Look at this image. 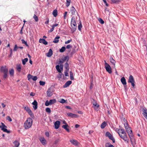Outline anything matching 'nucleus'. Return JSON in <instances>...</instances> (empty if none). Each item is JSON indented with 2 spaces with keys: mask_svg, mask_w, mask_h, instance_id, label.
I'll use <instances>...</instances> for the list:
<instances>
[{
  "mask_svg": "<svg viewBox=\"0 0 147 147\" xmlns=\"http://www.w3.org/2000/svg\"><path fill=\"white\" fill-rule=\"evenodd\" d=\"M119 135L127 143L129 142V139L127 137V134L124 129H121V132L119 134Z\"/></svg>",
  "mask_w": 147,
  "mask_h": 147,
  "instance_id": "nucleus-1",
  "label": "nucleus"
},
{
  "mask_svg": "<svg viewBox=\"0 0 147 147\" xmlns=\"http://www.w3.org/2000/svg\"><path fill=\"white\" fill-rule=\"evenodd\" d=\"M32 118L29 117L24 123V127L25 129H28L32 126Z\"/></svg>",
  "mask_w": 147,
  "mask_h": 147,
  "instance_id": "nucleus-2",
  "label": "nucleus"
},
{
  "mask_svg": "<svg viewBox=\"0 0 147 147\" xmlns=\"http://www.w3.org/2000/svg\"><path fill=\"white\" fill-rule=\"evenodd\" d=\"M71 31L73 32H74L76 31L77 28L76 23L74 17L73 16L71 18Z\"/></svg>",
  "mask_w": 147,
  "mask_h": 147,
  "instance_id": "nucleus-3",
  "label": "nucleus"
},
{
  "mask_svg": "<svg viewBox=\"0 0 147 147\" xmlns=\"http://www.w3.org/2000/svg\"><path fill=\"white\" fill-rule=\"evenodd\" d=\"M1 125H0V128L1 129L5 132L9 133L10 131L6 129L7 126L2 122L1 123Z\"/></svg>",
  "mask_w": 147,
  "mask_h": 147,
  "instance_id": "nucleus-4",
  "label": "nucleus"
},
{
  "mask_svg": "<svg viewBox=\"0 0 147 147\" xmlns=\"http://www.w3.org/2000/svg\"><path fill=\"white\" fill-rule=\"evenodd\" d=\"M128 82L131 83L132 86L134 87L135 86V81L133 76L130 75L129 78Z\"/></svg>",
  "mask_w": 147,
  "mask_h": 147,
  "instance_id": "nucleus-5",
  "label": "nucleus"
},
{
  "mask_svg": "<svg viewBox=\"0 0 147 147\" xmlns=\"http://www.w3.org/2000/svg\"><path fill=\"white\" fill-rule=\"evenodd\" d=\"M24 109L28 113L31 117L33 118L34 117V114H33L32 111L28 107H24Z\"/></svg>",
  "mask_w": 147,
  "mask_h": 147,
  "instance_id": "nucleus-6",
  "label": "nucleus"
},
{
  "mask_svg": "<svg viewBox=\"0 0 147 147\" xmlns=\"http://www.w3.org/2000/svg\"><path fill=\"white\" fill-rule=\"evenodd\" d=\"M105 68L109 74L112 73V69L110 66L107 62H105Z\"/></svg>",
  "mask_w": 147,
  "mask_h": 147,
  "instance_id": "nucleus-7",
  "label": "nucleus"
},
{
  "mask_svg": "<svg viewBox=\"0 0 147 147\" xmlns=\"http://www.w3.org/2000/svg\"><path fill=\"white\" fill-rule=\"evenodd\" d=\"M105 136L107 137H108L111 140H112L113 143H115V140L113 136L108 131L107 132Z\"/></svg>",
  "mask_w": 147,
  "mask_h": 147,
  "instance_id": "nucleus-8",
  "label": "nucleus"
},
{
  "mask_svg": "<svg viewBox=\"0 0 147 147\" xmlns=\"http://www.w3.org/2000/svg\"><path fill=\"white\" fill-rule=\"evenodd\" d=\"M69 59V57L68 56H67L61 59L60 60L59 63V64H63L64 62L66 60H67V61H68Z\"/></svg>",
  "mask_w": 147,
  "mask_h": 147,
  "instance_id": "nucleus-9",
  "label": "nucleus"
},
{
  "mask_svg": "<svg viewBox=\"0 0 147 147\" xmlns=\"http://www.w3.org/2000/svg\"><path fill=\"white\" fill-rule=\"evenodd\" d=\"M0 70L3 73H8V69L6 66H1Z\"/></svg>",
  "mask_w": 147,
  "mask_h": 147,
  "instance_id": "nucleus-10",
  "label": "nucleus"
},
{
  "mask_svg": "<svg viewBox=\"0 0 147 147\" xmlns=\"http://www.w3.org/2000/svg\"><path fill=\"white\" fill-rule=\"evenodd\" d=\"M28 79V80H30V79H32L34 81H36L37 79V78L36 76H34L30 74H29L27 76Z\"/></svg>",
  "mask_w": 147,
  "mask_h": 147,
  "instance_id": "nucleus-11",
  "label": "nucleus"
},
{
  "mask_svg": "<svg viewBox=\"0 0 147 147\" xmlns=\"http://www.w3.org/2000/svg\"><path fill=\"white\" fill-rule=\"evenodd\" d=\"M63 65L62 64H60V66L57 65L56 66L57 70L59 73H61V71L63 70Z\"/></svg>",
  "mask_w": 147,
  "mask_h": 147,
  "instance_id": "nucleus-12",
  "label": "nucleus"
},
{
  "mask_svg": "<svg viewBox=\"0 0 147 147\" xmlns=\"http://www.w3.org/2000/svg\"><path fill=\"white\" fill-rule=\"evenodd\" d=\"M32 104L33 105V107L34 109L35 110L37 108L38 103L36 100H35L32 102Z\"/></svg>",
  "mask_w": 147,
  "mask_h": 147,
  "instance_id": "nucleus-13",
  "label": "nucleus"
},
{
  "mask_svg": "<svg viewBox=\"0 0 147 147\" xmlns=\"http://www.w3.org/2000/svg\"><path fill=\"white\" fill-rule=\"evenodd\" d=\"M70 141L72 144L75 146H77L78 144V142L77 141V140H75L72 139L70 140Z\"/></svg>",
  "mask_w": 147,
  "mask_h": 147,
  "instance_id": "nucleus-14",
  "label": "nucleus"
},
{
  "mask_svg": "<svg viewBox=\"0 0 147 147\" xmlns=\"http://www.w3.org/2000/svg\"><path fill=\"white\" fill-rule=\"evenodd\" d=\"M60 124V122L59 121H56L54 123L55 126V128L56 129H58L59 127Z\"/></svg>",
  "mask_w": 147,
  "mask_h": 147,
  "instance_id": "nucleus-15",
  "label": "nucleus"
},
{
  "mask_svg": "<svg viewBox=\"0 0 147 147\" xmlns=\"http://www.w3.org/2000/svg\"><path fill=\"white\" fill-rule=\"evenodd\" d=\"M39 42L40 43H42L45 45H47L48 44V42L46 40L43 38H40L39 40Z\"/></svg>",
  "mask_w": 147,
  "mask_h": 147,
  "instance_id": "nucleus-16",
  "label": "nucleus"
},
{
  "mask_svg": "<svg viewBox=\"0 0 147 147\" xmlns=\"http://www.w3.org/2000/svg\"><path fill=\"white\" fill-rule=\"evenodd\" d=\"M67 115L68 116L71 117L72 118H76L77 117V115L73 114L72 113H68Z\"/></svg>",
  "mask_w": 147,
  "mask_h": 147,
  "instance_id": "nucleus-17",
  "label": "nucleus"
},
{
  "mask_svg": "<svg viewBox=\"0 0 147 147\" xmlns=\"http://www.w3.org/2000/svg\"><path fill=\"white\" fill-rule=\"evenodd\" d=\"M71 81H68L63 85V87L64 88H66L68 87L71 84Z\"/></svg>",
  "mask_w": 147,
  "mask_h": 147,
  "instance_id": "nucleus-18",
  "label": "nucleus"
},
{
  "mask_svg": "<svg viewBox=\"0 0 147 147\" xmlns=\"http://www.w3.org/2000/svg\"><path fill=\"white\" fill-rule=\"evenodd\" d=\"M53 54V51L51 49H50L48 52L47 54V56L48 57H50Z\"/></svg>",
  "mask_w": 147,
  "mask_h": 147,
  "instance_id": "nucleus-19",
  "label": "nucleus"
},
{
  "mask_svg": "<svg viewBox=\"0 0 147 147\" xmlns=\"http://www.w3.org/2000/svg\"><path fill=\"white\" fill-rule=\"evenodd\" d=\"M76 10L73 6H72L70 9V11L72 15H74L75 14Z\"/></svg>",
  "mask_w": 147,
  "mask_h": 147,
  "instance_id": "nucleus-20",
  "label": "nucleus"
},
{
  "mask_svg": "<svg viewBox=\"0 0 147 147\" xmlns=\"http://www.w3.org/2000/svg\"><path fill=\"white\" fill-rule=\"evenodd\" d=\"M121 81L123 85H126L127 83L126 81V80L124 77H122L121 78Z\"/></svg>",
  "mask_w": 147,
  "mask_h": 147,
  "instance_id": "nucleus-21",
  "label": "nucleus"
},
{
  "mask_svg": "<svg viewBox=\"0 0 147 147\" xmlns=\"http://www.w3.org/2000/svg\"><path fill=\"white\" fill-rule=\"evenodd\" d=\"M47 96L49 97L51 96L52 95V92H51V89L50 88H49L47 90Z\"/></svg>",
  "mask_w": 147,
  "mask_h": 147,
  "instance_id": "nucleus-22",
  "label": "nucleus"
},
{
  "mask_svg": "<svg viewBox=\"0 0 147 147\" xmlns=\"http://www.w3.org/2000/svg\"><path fill=\"white\" fill-rule=\"evenodd\" d=\"M60 38L59 36H57L55 38L54 40L53 41V42L54 43H57L59 42V39Z\"/></svg>",
  "mask_w": 147,
  "mask_h": 147,
  "instance_id": "nucleus-23",
  "label": "nucleus"
},
{
  "mask_svg": "<svg viewBox=\"0 0 147 147\" xmlns=\"http://www.w3.org/2000/svg\"><path fill=\"white\" fill-rule=\"evenodd\" d=\"M110 61L114 65V66L115 67V63H116L115 61L113 58L112 57H110Z\"/></svg>",
  "mask_w": 147,
  "mask_h": 147,
  "instance_id": "nucleus-24",
  "label": "nucleus"
},
{
  "mask_svg": "<svg viewBox=\"0 0 147 147\" xmlns=\"http://www.w3.org/2000/svg\"><path fill=\"white\" fill-rule=\"evenodd\" d=\"M40 142L43 145H44L46 144V140L43 137H41L40 139Z\"/></svg>",
  "mask_w": 147,
  "mask_h": 147,
  "instance_id": "nucleus-25",
  "label": "nucleus"
},
{
  "mask_svg": "<svg viewBox=\"0 0 147 147\" xmlns=\"http://www.w3.org/2000/svg\"><path fill=\"white\" fill-rule=\"evenodd\" d=\"M68 127H69L67 124L63 125L62 126V127L65 129L67 132H69V130L68 128Z\"/></svg>",
  "mask_w": 147,
  "mask_h": 147,
  "instance_id": "nucleus-26",
  "label": "nucleus"
},
{
  "mask_svg": "<svg viewBox=\"0 0 147 147\" xmlns=\"http://www.w3.org/2000/svg\"><path fill=\"white\" fill-rule=\"evenodd\" d=\"M14 144V147H18L20 145V143L17 141H15L13 142Z\"/></svg>",
  "mask_w": 147,
  "mask_h": 147,
  "instance_id": "nucleus-27",
  "label": "nucleus"
},
{
  "mask_svg": "<svg viewBox=\"0 0 147 147\" xmlns=\"http://www.w3.org/2000/svg\"><path fill=\"white\" fill-rule=\"evenodd\" d=\"M92 103L93 104V105H94V107L95 108V107H98L99 106V105L97 104V103L96 102V101H95L94 99H93V101H92Z\"/></svg>",
  "mask_w": 147,
  "mask_h": 147,
  "instance_id": "nucleus-28",
  "label": "nucleus"
},
{
  "mask_svg": "<svg viewBox=\"0 0 147 147\" xmlns=\"http://www.w3.org/2000/svg\"><path fill=\"white\" fill-rule=\"evenodd\" d=\"M130 131V132L128 133V134L129 136L130 140H131L133 138V134L132 131Z\"/></svg>",
  "mask_w": 147,
  "mask_h": 147,
  "instance_id": "nucleus-29",
  "label": "nucleus"
},
{
  "mask_svg": "<svg viewBox=\"0 0 147 147\" xmlns=\"http://www.w3.org/2000/svg\"><path fill=\"white\" fill-rule=\"evenodd\" d=\"M107 125V124L106 122L105 121H104L103 122L101 125V128L103 129Z\"/></svg>",
  "mask_w": 147,
  "mask_h": 147,
  "instance_id": "nucleus-30",
  "label": "nucleus"
},
{
  "mask_svg": "<svg viewBox=\"0 0 147 147\" xmlns=\"http://www.w3.org/2000/svg\"><path fill=\"white\" fill-rule=\"evenodd\" d=\"M28 59L27 58H25V59H22V63L23 65H24L26 64V63L28 61Z\"/></svg>",
  "mask_w": 147,
  "mask_h": 147,
  "instance_id": "nucleus-31",
  "label": "nucleus"
},
{
  "mask_svg": "<svg viewBox=\"0 0 147 147\" xmlns=\"http://www.w3.org/2000/svg\"><path fill=\"white\" fill-rule=\"evenodd\" d=\"M53 14L54 16L56 17L57 15V11L56 9H55L53 10Z\"/></svg>",
  "mask_w": 147,
  "mask_h": 147,
  "instance_id": "nucleus-32",
  "label": "nucleus"
},
{
  "mask_svg": "<svg viewBox=\"0 0 147 147\" xmlns=\"http://www.w3.org/2000/svg\"><path fill=\"white\" fill-rule=\"evenodd\" d=\"M112 3L118 4L120 2L119 0H111Z\"/></svg>",
  "mask_w": 147,
  "mask_h": 147,
  "instance_id": "nucleus-33",
  "label": "nucleus"
},
{
  "mask_svg": "<svg viewBox=\"0 0 147 147\" xmlns=\"http://www.w3.org/2000/svg\"><path fill=\"white\" fill-rule=\"evenodd\" d=\"M14 70L13 69H12L9 70V73L11 76H13L14 74Z\"/></svg>",
  "mask_w": 147,
  "mask_h": 147,
  "instance_id": "nucleus-34",
  "label": "nucleus"
},
{
  "mask_svg": "<svg viewBox=\"0 0 147 147\" xmlns=\"http://www.w3.org/2000/svg\"><path fill=\"white\" fill-rule=\"evenodd\" d=\"M65 68L66 70H69V64L67 62L65 64Z\"/></svg>",
  "mask_w": 147,
  "mask_h": 147,
  "instance_id": "nucleus-35",
  "label": "nucleus"
},
{
  "mask_svg": "<svg viewBox=\"0 0 147 147\" xmlns=\"http://www.w3.org/2000/svg\"><path fill=\"white\" fill-rule=\"evenodd\" d=\"M49 103L50 105L56 102V100L55 99H51L49 100Z\"/></svg>",
  "mask_w": 147,
  "mask_h": 147,
  "instance_id": "nucleus-36",
  "label": "nucleus"
},
{
  "mask_svg": "<svg viewBox=\"0 0 147 147\" xmlns=\"http://www.w3.org/2000/svg\"><path fill=\"white\" fill-rule=\"evenodd\" d=\"M66 48L65 47H63L59 49V51L61 53L64 52Z\"/></svg>",
  "mask_w": 147,
  "mask_h": 147,
  "instance_id": "nucleus-37",
  "label": "nucleus"
},
{
  "mask_svg": "<svg viewBox=\"0 0 147 147\" xmlns=\"http://www.w3.org/2000/svg\"><path fill=\"white\" fill-rule=\"evenodd\" d=\"M82 26L81 21L80 22V24L78 26V29L79 30L81 31Z\"/></svg>",
  "mask_w": 147,
  "mask_h": 147,
  "instance_id": "nucleus-38",
  "label": "nucleus"
},
{
  "mask_svg": "<svg viewBox=\"0 0 147 147\" xmlns=\"http://www.w3.org/2000/svg\"><path fill=\"white\" fill-rule=\"evenodd\" d=\"M70 76L71 80H73L74 79V78L73 77V73L71 71L70 72Z\"/></svg>",
  "mask_w": 147,
  "mask_h": 147,
  "instance_id": "nucleus-39",
  "label": "nucleus"
},
{
  "mask_svg": "<svg viewBox=\"0 0 147 147\" xmlns=\"http://www.w3.org/2000/svg\"><path fill=\"white\" fill-rule=\"evenodd\" d=\"M21 40L23 44H25L27 47H29V45L27 44V42L26 41H25L23 39H22Z\"/></svg>",
  "mask_w": 147,
  "mask_h": 147,
  "instance_id": "nucleus-40",
  "label": "nucleus"
},
{
  "mask_svg": "<svg viewBox=\"0 0 147 147\" xmlns=\"http://www.w3.org/2000/svg\"><path fill=\"white\" fill-rule=\"evenodd\" d=\"M121 129H123L116 128L115 129V131L119 135V134H120V133L121 132Z\"/></svg>",
  "mask_w": 147,
  "mask_h": 147,
  "instance_id": "nucleus-41",
  "label": "nucleus"
},
{
  "mask_svg": "<svg viewBox=\"0 0 147 147\" xmlns=\"http://www.w3.org/2000/svg\"><path fill=\"white\" fill-rule=\"evenodd\" d=\"M16 68L18 72H20L21 69V65H17Z\"/></svg>",
  "mask_w": 147,
  "mask_h": 147,
  "instance_id": "nucleus-42",
  "label": "nucleus"
},
{
  "mask_svg": "<svg viewBox=\"0 0 147 147\" xmlns=\"http://www.w3.org/2000/svg\"><path fill=\"white\" fill-rule=\"evenodd\" d=\"M66 6L67 7H68L70 5L71 3V0H66Z\"/></svg>",
  "mask_w": 147,
  "mask_h": 147,
  "instance_id": "nucleus-43",
  "label": "nucleus"
},
{
  "mask_svg": "<svg viewBox=\"0 0 147 147\" xmlns=\"http://www.w3.org/2000/svg\"><path fill=\"white\" fill-rule=\"evenodd\" d=\"M33 18L34 19L35 21H36V22L38 21V17L35 14L34 15V16H33Z\"/></svg>",
  "mask_w": 147,
  "mask_h": 147,
  "instance_id": "nucleus-44",
  "label": "nucleus"
},
{
  "mask_svg": "<svg viewBox=\"0 0 147 147\" xmlns=\"http://www.w3.org/2000/svg\"><path fill=\"white\" fill-rule=\"evenodd\" d=\"M124 127L125 129H128V128H129V125L128 124L127 122L126 123H124Z\"/></svg>",
  "mask_w": 147,
  "mask_h": 147,
  "instance_id": "nucleus-45",
  "label": "nucleus"
},
{
  "mask_svg": "<svg viewBox=\"0 0 147 147\" xmlns=\"http://www.w3.org/2000/svg\"><path fill=\"white\" fill-rule=\"evenodd\" d=\"M98 20L101 24H103L104 23V21L101 18H99Z\"/></svg>",
  "mask_w": 147,
  "mask_h": 147,
  "instance_id": "nucleus-46",
  "label": "nucleus"
},
{
  "mask_svg": "<svg viewBox=\"0 0 147 147\" xmlns=\"http://www.w3.org/2000/svg\"><path fill=\"white\" fill-rule=\"evenodd\" d=\"M69 70H65L64 71V74L65 76H69L68 74V72Z\"/></svg>",
  "mask_w": 147,
  "mask_h": 147,
  "instance_id": "nucleus-47",
  "label": "nucleus"
},
{
  "mask_svg": "<svg viewBox=\"0 0 147 147\" xmlns=\"http://www.w3.org/2000/svg\"><path fill=\"white\" fill-rule=\"evenodd\" d=\"M4 75L3 76V78L4 79L6 78L7 77V74L8 73H3Z\"/></svg>",
  "mask_w": 147,
  "mask_h": 147,
  "instance_id": "nucleus-48",
  "label": "nucleus"
},
{
  "mask_svg": "<svg viewBox=\"0 0 147 147\" xmlns=\"http://www.w3.org/2000/svg\"><path fill=\"white\" fill-rule=\"evenodd\" d=\"M18 47L17 45H16L14 47L13 50L14 51H17V49H18Z\"/></svg>",
  "mask_w": 147,
  "mask_h": 147,
  "instance_id": "nucleus-49",
  "label": "nucleus"
},
{
  "mask_svg": "<svg viewBox=\"0 0 147 147\" xmlns=\"http://www.w3.org/2000/svg\"><path fill=\"white\" fill-rule=\"evenodd\" d=\"M107 144L106 145V147H114L113 145L110 144L109 143H107Z\"/></svg>",
  "mask_w": 147,
  "mask_h": 147,
  "instance_id": "nucleus-50",
  "label": "nucleus"
},
{
  "mask_svg": "<svg viewBox=\"0 0 147 147\" xmlns=\"http://www.w3.org/2000/svg\"><path fill=\"white\" fill-rule=\"evenodd\" d=\"M46 112L49 113L51 112V109L49 108H47L46 109Z\"/></svg>",
  "mask_w": 147,
  "mask_h": 147,
  "instance_id": "nucleus-51",
  "label": "nucleus"
},
{
  "mask_svg": "<svg viewBox=\"0 0 147 147\" xmlns=\"http://www.w3.org/2000/svg\"><path fill=\"white\" fill-rule=\"evenodd\" d=\"M39 83H40V85L43 86L45 85V82H43V81H40L39 82Z\"/></svg>",
  "mask_w": 147,
  "mask_h": 147,
  "instance_id": "nucleus-52",
  "label": "nucleus"
},
{
  "mask_svg": "<svg viewBox=\"0 0 147 147\" xmlns=\"http://www.w3.org/2000/svg\"><path fill=\"white\" fill-rule=\"evenodd\" d=\"M49 101L48 100H47L45 103V105L47 106H48L49 105H51L50 103L49 102Z\"/></svg>",
  "mask_w": 147,
  "mask_h": 147,
  "instance_id": "nucleus-53",
  "label": "nucleus"
},
{
  "mask_svg": "<svg viewBox=\"0 0 147 147\" xmlns=\"http://www.w3.org/2000/svg\"><path fill=\"white\" fill-rule=\"evenodd\" d=\"M65 102H66L65 100L63 98L61 99L60 100V101H59L61 103H64Z\"/></svg>",
  "mask_w": 147,
  "mask_h": 147,
  "instance_id": "nucleus-54",
  "label": "nucleus"
},
{
  "mask_svg": "<svg viewBox=\"0 0 147 147\" xmlns=\"http://www.w3.org/2000/svg\"><path fill=\"white\" fill-rule=\"evenodd\" d=\"M6 119L7 120H8L9 121H11L12 120L11 119L9 116H7V117Z\"/></svg>",
  "mask_w": 147,
  "mask_h": 147,
  "instance_id": "nucleus-55",
  "label": "nucleus"
},
{
  "mask_svg": "<svg viewBox=\"0 0 147 147\" xmlns=\"http://www.w3.org/2000/svg\"><path fill=\"white\" fill-rule=\"evenodd\" d=\"M126 130L127 131V133H129V132H130V131H132V130L131 129L130 127L128 128V129H126Z\"/></svg>",
  "mask_w": 147,
  "mask_h": 147,
  "instance_id": "nucleus-56",
  "label": "nucleus"
},
{
  "mask_svg": "<svg viewBox=\"0 0 147 147\" xmlns=\"http://www.w3.org/2000/svg\"><path fill=\"white\" fill-rule=\"evenodd\" d=\"M72 41V39H71L70 40H68L67 41L65 42V44H67L69 43L71 41Z\"/></svg>",
  "mask_w": 147,
  "mask_h": 147,
  "instance_id": "nucleus-57",
  "label": "nucleus"
},
{
  "mask_svg": "<svg viewBox=\"0 0 147 147\" xmlns=\"http://www.w3.org/2000/svg\"><path fill=\"white\" fill-rule=\"evenodd\" d=\"M67 12L66 11L64 13V18L65 19H66L67 18Z\"/></svg>",
  "mask_w": 147,
  "mask_h": 147,
  "instance_id": "nucleus-58",
  "label": "nucleus"
},
{
  "mask_svg": "<svg viewBox=\"0 0 147 147\" xmlns=\"http://www.w3.org/2000/svg\"><path fill=\"white\" fill-rule=\"evenodd\" d=\"M72 47V45H68L66 47V48L67 49H70Z\"/></svg>",
  "mask_w": 147,
  "mask_h": 147,
  "instance_id": "nucleus-59",
  "label": "nucleus"
},
{
  "mask_svg": "<svg viewBox=\"0 0 147 147\" xmlns=\"http://www.w3.org/2000/svg\"><path fill=\"white\" fill-rule=\"evenodd\" d=\"M52 28H51V29H50L49 31V32H52L54 30V28L53 27V26H52Z\"/></svg>",
  "mask_w": 147,
  "mask_h": 147,
  "instance_id": "nucleus-60",
  "label": "nucleus"
},
{
  "mask_svg": "<svg viewBox=\"0 0 147 147\" xmlns=\"http://www.w3.org/2000/svg\"><path fill=\"white\" fill-rule=\"evenodd\" d=\"M102 1H103V2H104V3L107 6H109V5L108 4H107V2L106 0H102Z\"/></svg>",
  "mask_w": 147,
  "mask_h": 147,
  "instance_id": "nucleus-61",
  "label": "nucleus"
},
{
  "mask_svg": "<svg viewBox=\"0 0 147 147\" xmlns=\"http://www.w3.org/2000/svg\"><path fill=\"white\" fill-rule=\"evenodd\" d=\"M62 74L59 73L58 76V77L59 78H61L62 77Z\"/></svg>",
  "mask_w": 147,
  "mask_h": 147,
  "instance_id": "nucleus-62",
  "label": "nucleus"
},
{
  "mask_svg": "<svg viewBox=\"0 0 147 147\" xmlns=\"http://www.w3.org/2000/svg\"><path fill=\"white\" fill-rule=\"evenodd\" d=\"M45 134L47 137H48L49 136V132H46L45 133Z\"/></svg>",
  "mask_w": 147,
  "mask_h": 147,
  "instance_id": "nucleus-63",
  "label": "nucleus"
},
{
  "mask_svg": "<svg viewBox=\"0 0 147 147\" xmlns=\"http://www.w3.org/2000/svg\"><path fill=\"white\" fill-rule=\"evenodd\" d=\"M35 95V94L33 92H31L30 93V95L31 96H34Z\"/></svg>",
  "mask_w": 147,
  "mask_h": 147,
  "instance_id": "nucleus-64",
  "label": "nucleus"
}]
</instances>
